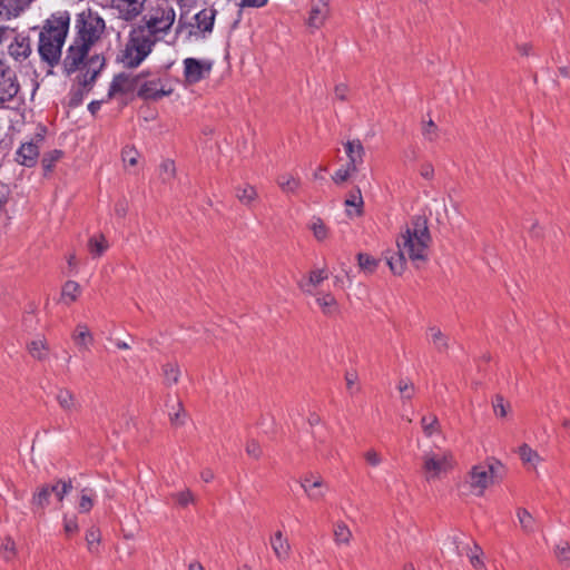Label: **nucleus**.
<instances>
[{"label":"nucleus","mask_w":570,"mask_h":570,"mask_svg":"<svg viewBox=\"0 0 570 570\" xmlns=\"http://www.w3.org/2000/svg\"><path fill=\"white\" fill-rule=\"evenodd\" d=\"M116 18L131 26L119 60L127 68L138 67L155 45L168 36L177 14L169 0H107Z\"/></svg>","instance_id":"f257e3e1"},{"label":"nucleus","mask_w":570,"mask_h":570,"mask_svg":"<svg viewBox=\"0 0 570 570\" xmlns=\"http://www.w3.org/2000/svg\"><path fill=\"white\" fill-rule=\"evenodd\" d=\"M431 235L425 218L417 216L405 225L396 238L397 252H386L384 257L394 275H402L406 269V259L420 267L428 261Z\"/></svg>","instance_id":"f03ea898"},{"label":"nucleus","mask_w":570,"mask_h":570,"mask_svg":"<svg viewBox=\"0 0 570 570\" xmlns=\"http://www.w3.org/2000/svg\"><path fill=\"white\" fill-rule=\"evenodd\" d=\"M70 14L67 11L52 13L42 26L39 35V55L49 66H56L69 30Z\"/></svg>","instance_id":"7ed1b4c3"},{"label":"nucleus","mask_w":570,"mask_h":570,"mask_svg":"<svg viewBox=\"0 0 570 570\" xmlns=\"http://www.w3.org/2000/svg\"><path fill=\"white\" fill-rule=\"evenodd\" d=\"M216 16L217 10L213 6L204 8L194 14L190 20H186L184 16L180 14L176 32L184 33L189 39H205L213 32Z\"/></svg>","instance_id":"20e7f679"},{"label":"nucleus","mask_w":570,"mask_h":570,"mask_svg":"<svg viewBox=\"0 0 570 570\" xmlns=\"http://www.w3.org/2000/svg\"><path fill=\"white\" fill-rule=\"evenodd\" d=\"M500 465L501 462L494 459L474 464L466 473L462 485L468 488L471 494L482 497L487 489L494 484L495 466Z\"/></svg>","instance_id":"39448f33"},{"label":"nucleus","mask_w":570,"mask_h":570,"mask_svg":"<svg viewBox=\"0 0 570 570\" xmlns=\"http://www.w3.org/2000/svg\"><path fill=\"white\" fill-rule=\"evenodd\" d=\"M76 29L75 39L92 48L104 37L106 22L98 12L88 9L77 16Z\"/></svg>","instance_id":"423d86ee"},{"label":"nucleus","mask_w":570,"mask_h":570,"mask_svg":"<svg viewBox=\"0 0 570 570\" xmlns=\"http://www.w3.org/2000/svg\"><path fill=\"white\" fill-rule=\"evenodd\" d=\"M175 91L174 81L167 76L140 72L138 80V97L142 100L158 101L169 97Z\"/></svg>","instance_id":"0eeeda50"},{"label":"nucleus","mask_w":570,"mask_h":570,"mask_svg":"<svg viewBox=\"0 0 570 570\" xmlns=\"http://www.w3.org/2000/svg\"><path fill=\"white\" fill-rule=\"evenodd\" d=\"M20 83L17 72L7 59L0 57V108H11L19 105Z\"/></svg>","instance_id":"6e6552de"},{"label":"nucleus","mask_w":570,"mask_h":570,"mask_svg":"<svg viewBox=\"0 0 570 570\" xmlns=\"http://www.w3.org/2000/svg\"><path fill=\"white\" fill-rule=\"evenodd\" d=\"M453 453L449 450L428 451L422 456V469L428 481L438 480L454 468Z\"/></svg>","instance_id":"1a4fd4ad"},{"label":"nucleus","mask_w":570,"mask_h":570,"mask_svg":"<svg viewBox=\"0 0 570 570\" xmlns=\"http://www.w3.org/2000/svg\"><path fill=\"white\" fill-rule=\"evenodd\" d=\"M299 485L306 498L315 503L322 502L328 492V485L325 480L315 473L303 475L299 480Z\"/></svg>","instance_id":"9d476101"},{"label":"nucleus","mask_w":570,"mask_h":570,"mask_svg":"<svg viewBox=\"0 0 570 570\" xmlns=\"http://www.w3.org/2000/svg\"><path fill=\"white\" fill-rule=\"evenodd\" d=\"M42 141L43 136L37 134L30 141L22 142L16 151L14 160L21 166L33 167L38 163Z\"/></svg>","instance_id":"9b49d317"},{"label":"nucleus","mask_w":570,"mask_h":570,"mask_svg":"<svg viewBox=\"0 0 570 570\" xmlns=\"http://www.w3.org/2000/svg\"><path fill=\"white\" fill-rule=\"evenodd\" d=\"M184 65V81L186 85H195L205 79L213 69V61L186 58Z\"/></svg>","instance_id":"f8f14e48"},{"label":"nucleus","mask_w":570,"mask_h":570,"mask_svg":"<svg viewBox=\"0 0 570 570\" xmlns=\"http://www.w3.org/2000/svg\"><path fill=\"white\" fill-rule=\"evenodd\" d=\"M91 47L75 39L72 45L68 48L67 55L63 59L65 71L70 75L83 68V66L87 65L85 59Z\"/></svg>","instance_id":"ddd939ff"},{"label":"nucleus","mask_w":570,"mask_h":570,"mask_svg":"<svg viewBox=\"0 0 570 570\" xmlns=\"http://www.w3.org/2000/svg\"><path fill=\"white\" fill-rule=\"evenodd\" d=\"M138 80L139 73L130 75L122 72L115 76L108 90V98L111 99L118 96H125L132 91L138 94Z\"/></svg>","instance_id":"4468645a"},{"label":"nucleus","mask_w":570,"mask_h":570,"mask_svg":"<svg viewBox=\"0 0 570 570\" xmlns=\"http://www.w3.org/2000/svg\"><path fill=\"white\" fill-rule=\"evenodd\" d=\"M7 51L9 57L18 65L26 62L31 56V41L28 36L18 33L8 45Z\"/></svg>","instance_id":"2eb2a0df"},{"label":"nucleus","mask_w":570,"mask_h":570,"mask_svg":"<svg viewBox=\"0 0 570 570\" xmlns=\"http://www.w3.org/2000/svg\"><path fill=\"white\" fill-rule=\"evenodd\" d=\"M330 13L327 0H313L307 18V26L313 29H320L326 21Z\"/></svg>","instance_id":"dca6fc26"},{"label":"nucleus","mask_w":570,"mask_h":570,"mask_svg":"<svg viewBox=\"0 0 570 570\" xmlns=\"http://www.w3.org/2000/svg\"><path fill=\"white\" fill-rule=\"evenodd\" d=\"M271 548L279 562H286L292 553V547L282 531H276L269 539Z\"/></svg>","instance_id":"f3484780"},{"label":"nucleus","mask_w":570,"mask_h":570,"mask_svg":"<svg viewBox=\"0 0 570 570\" xmlns=\"http://www.w3.org/2000/svg\"><path fill=\"white\" fill-rule=\"evenodd\" d=\"M345 153L348 158L346 165L352 169L358 170L364 163L365 149L360 139L348 140L344 144Z\"/></svg>","instance_id":"a211bd4d"},{"label":"nucleus","mask_w":570,"mask_h":570,"mask_svg":"<svg viewBox=\"0 0 570 570\" xmlns=\"http://www.w3.org/2000/svg\"><path fill=\"white\" fill-rule=\"evenodd\" d=\"M71 338L80 351H89L95 343L94 334L85 323H78L76 325Z\"/></svg>","instance_id":"6ab92c4d"},{"label":"nucleus","mask_w":570,"mask_h":570,"mask_svg":"<svg viewBox=\"0 0 570 570\" xmlns=\"http://www.w3.org/2000/svg\"><path fill=\"white\" fill-rule=\"evenodd\" d=\"M316 304L325 316L332 317L340 313V304L335 296L328 292H318L313 294Z\"/></svg>","instance_id":"aec40b11"},{"label":"nucleus","mask_w":570,"mask_h":570,"mask_svg":"<svg viewBox=\"0 0 570 570\" xmlns=\"http://www.w3.org/2000/svg\"><path fill=\"white\" fill-rule=\"evenodd\" d=\"M328 273L324 268H317L309 272V274L298 282V287L306 294H314L313 288L317 287L321 283L327 279Z\"/></svg>","instance_id":"412c9836"},{"label":"nucleus","mask_w":570,"mask_h":570,"mask_svg":"<svg viewBox=\"0 0 570 570\" xmlns=\"http://www.w3.org/2000/svg\"><path fill=\"white\" fill-rule=\"evenodd\" d=\"M426 337L438 353H446L450 347L449 336L438 326H429Z\"/></svg>","instance_id":"4be33fe9"},{"label":"nucleus","mask_w":570,"mask_h":570,"mask_svg":"<svg viewBox=\"0 0 570 570\" xmlns=\"http://www.w3.org/2000/svg\"><path fill=\"white\" fill-rule=\"evenodd\" d=\"M276 184L284 194L295 195L302 186V180L297 175L284 173L278 175Z\"/></svg>","instance_id":"5701e85b"},{"label":"nucleus","mask_w":570,"mask_h":570,"mask_svg":"<svg viewBox=\"0 0 570 570\" xmlns=\"http://www.w3.org/2000/svg\"><path fill=\"white\" fill-rule=\"evenodd\" d=\"M59 406L67 413L76 412L80 409V402L68 389H59L56 394Z\"/></svg>","instance_id":"b1692460"},{"label":"nucleus","mask_w":570,"mask_h":570,"mask_svg":"<svg viewBox=\"0 0 570 570\" xmlns=\"http://www.w3.org/2000/svg\"><path fill=\"white\" fill-rule=\"evenodd\" d=\"M235 197L246 207H252L258 199L257 189L249 184H244L235 188Z\"/></svg>","instance_id":"393cba45"},{"label":"nucleus","mask_w":570,"mask_h":570,"mask_svg":"<svg viewBox=\"0 0 570 570\" xmlns=\"http://www.w3.org/2000/svg\"><path fill=\"white\" fill-rule=\"evenodd\" d=\"M517 452L523 465L528 468L535 469L542 462L540 454L527 443L521 444Z\"/></svg>","instance_id":"a878e982"},{"label":"nucleus","mask_w":570,"mask_h":570,"mask_svg":"<svg viewBox=\"0 0 570 570\" xmlns=\"http://www.w3.org/2000/svg\"><path fill=\"white\" fill-rule=\"evenodd\" d=\"M90 62L89 65H85L83 68L79 69V75L76 77V86L83 87L87 90H91L96 78L99 73V70L91 67Z\"/></svg>","instance_id":"bb28decb"},{"label":"nucleus","mask_w":570,"mask_h":570,"mask_svg":"<svg viewBox=\"0 0 570 570\" xmlns=\"http://www.w3.org/2000/svg\"><path fill=\"white\" fill-rule=\"evenodd\" d=\"M333 539L336 546L347 547L352 542L353 533L345 522L338 521L333 527Z\"/></svg>","instance_id":"cd10ccee"},{"label":"nucleus","mask_w":570,"mask_h":570,"mask_svg":"<svg viewBox=\"0 0 570 570\" xmlns=\"http://www.w3.org/2000/svg\"><path fill=\"white\" fill-rule=\"evenodd\" d=\"M81 293L80 285L75 281H67L61 288V302L70 305L78 299Z\"/></svg>","instance_id":"c85d7f7f"},{"label":"nucleus","mask_w":570,"mask_h":570,"mask_svg":"<svg viewBox=\"0 0 570 570\" xmlns=\"http://www.w3.org/2000/svg\"><path fill=\"white\" fill-rule=\"evenodd\" d=\"M517 518L523 532L531 534L535 531L537 521L525 508L517 509Z\"/></svg>","instance_id":"c756f323"},{"label":"nucleus","mask_w":570,"mask_h":570,"mask_svg":"<svg viewBox=\"0 0 570 570\" xmlns=\"http://www.w3.org/2000/svg\"><path fill=\"white\" fill-rule=\"evenodd\" d=\"M308 228L317 242H324L330 236V228L320 217H312L308 223Z\"/></svg>","instance_id":"7c9ffc66"},{"label":"nucleus","mask_w":570,"mask_h":570,"mask_svg":"<svg viewBox=\"0 0 570 570\" xmlns=\"http://www.w3.org/2000/svg\"><path fill=\"white\" fill-rule=\"evenodd\" d=\"M50 495L51 484H43L35 491L31 503L37 509L43 510L49 504Z\"/></svg>","instance_id":"2f4dec72"},{"label":"nucleus","mask_w":570,"mask_h":570,"mask_svg":"<svg viewBox=\"0 0 570 570\" xmlns=\"http://www.w3.org/2000/svg\"><path fill=\"white\" fill-rule=\"evenodd\" d=\"M363 204H364V202H363L361 190L358 188L352 190L347 195V197L344 202V205L347 207V209H346L347 215L350 217L353 216V213L348 209V207H354L355 215L360 216L362 214Z\"/></svg>","instance_id":"473e14b6"},{"label":"nucleus","mask_w":570,"mask_h":570,"mask_svg":"<svg viewBox=\"0 0 570 570\" xmlns=\"http://www.w3.org/2000/svg\"><path fill=\"white\" fill-rule=\"evenodd\" d=\"M421 426L424 435L431 438L441 432V425L435 414L424 415L421 419Z\"/></svg>","instance_id":"72a5a7b5"},{"label":"nucleus","mask_w":570,"mask_h":570,"mask_svg":"<svg viewBox=\"0 0 570 570\" xmlns=\"http://www.w3.org/2000/svg\"><path fill=\"white\" fill-rule=\"evenodd\" d=\"M96 493L90 488H83L80 491V499L78 504V511L80 513H88L95 504Z\"/></svg>","instance_id":"f704fd0d"},{"label":"nucleus","mask_w":570,"mask_h":570,"mask_svg":"<svg viewBox=\"0 0 570 570\" xmlns=\"http://www.w3.org/2000/svg\"><path fill=\"white\" fill-rule=\"evenodd\" d=\"M109 247L104 235L92 236L88 242V248L94 257L101 256Z\"/></svg>","instance_id":"c9c22d12"},{"label":"nucleus","mask_w":570,"mask_h":570,"mask_svg":"<svg viewBox=\"0 0 570 570\" xmlns=\"http://www.w3.org/2000/svg\"><path fill=\"white\" fill-rule=\"evenodd\" d=\"M357 264L365 274H373L379 266V261L368 254L360 253L357 255Z\"/></svg>","instance_id":"e433bc0d"},{"label":"nucleus","mask_w":570,"mask_h":570,"mask_svg":"<svg viewBox=\"0 0 570 570\" xmlns=\"http://www.w3.org/2000/svg\"><path fill=\"white\" fill-rule=\"evenodd\" d=\"M29 353L37 360L46 358L48 354V345L45 338L32 341L28 346Z\"/></svg>","instance_id":"4c0bfd02"},{"label":"nucleus","mask_w":570,"mask_h":570,"mask_svg":"<svg viewBox=\"0 0 570 570\" xmlns=\"http://www.w3.org/2000/svg\"><path fill=\"white\" fill-rule=\"evenodd\" d=\"M164 380L167 385L177 384L180 377V370L176 363H167L163 366Z\"/></svg>","instance_id":"58836bf2"},{"label":"nucleus","mask_w":570,"mask_h":570,"mask_svg":"<svg viewBox=\"0 0 570 570\" xmlns=\"http://www.w3.org/2000/svg\"><path fill=\"white\" fill-rule=\"evenodd\" d=\"M0 550L4 560L10 561L17 556L16 542L11 537L0 540Z\"/></svg>","instance_id":"ea45409f"},{"label":"nucleus","mask_w":570,"mask_h":570,"mask_svg":"<svg viewBox=\"0 0 570 570\" xmlns=\"http://www.w3.org/2000/svg\"><path fill=\"white\" fill-rule=\"evenodd\" d=\"M71 489V481L59 480L56 482V484H51V494H55L56 499L59 502H62V500L70 492Z\"/></svg>","instance_id":"a19ab883"},{"label":"nucleus","mask_w":570,"mask_h":570,"mask_svg":"<svg viewBox=\"0 0 570 570\" xmlns=\"http://www.w3.org/2000/svg\"><path fill=\"white\" fill-rule=\"evenodd\" d=\"M171 499L177 505L183 508L195 502V495L189 489L173 493Z\"/></svg>","instance_id":"79ce46f5"},{"label":"nucleus","mask_w":570,"mask_h":570,"mask_svg":"<svg viewBox=\"0 0 570 570\" xmlns=\"http://www.w3.org/2000/svg\"><path fill=\"white\" fill-rule=\"evenodd\" d=\"M160 177L163 181H169L176 176V166L174 160L165 159L159 166Z\"/></svg>","instance_id":"37998d69"},{"label":"nucleus","mask_w":570,"mask_h":570,"mask_svg":"<svg viewBox=\"0 0 570 570\" xmlns=\"http://www.w3.org/2000/svg\"><path fill=\"white\" fill-rule=\"evenodd\" d=\"M63 153L61 150L55 149L43 155L42 157V167L46 171H51L55 167L56 163L59 161L62 157Z\"/></svg>","instance_id":"c03bdc74"},{"label":"nucleus","mask_w":570,"mask_h":570,"mask_svg":"<svg viewBox=\"0 0 570 570\" xmlns=\"http://www.w3.org/2000/svg\"><path fill=\"white\" fill-rule=\"evenodd\" d=\"M89 91L90 90H87L83 87L73 85V87L71 88L70 94H69V106L70 107L79 106L82 102L85 95H87Z\"/></svg>","instance_id":"a18cd8bd"},{"label":"nucleus","mask_w":570,"mask_h":570,"mask_svg":"<svg viewBox=\"0 0 570 570\" xmlns=\"http://www.w3.org/2000/svg\"><path fill=\"white\" fill-rule=\"evenodd\" d=\"M494 414L499 417H505L510 411V404L501 395H497L492 402Z\"/></svg>","instance_id":"49530a36"},{"label":"nucleus","mask_w":570,"mask_h":570,"mask_svg":"<svg viewBox=\"0 0 570 570\" xmlns=\"http://www.w3.org/2000/svg\"><path fill=\"white\" fill-rule=\"evenodd\" d=\"M86 542L88 546V550L90 552H96L98 550V544L100 542V532L96 528H91L86 533Z\"/></svg>","instance_id":"de8ad7c7"},{"label":"nucleus","mask_w":570,"mask_h":570,"mask_svg":"<svg viewBox=\"0 0 570 570\" xmlns=\"http://www.w3.org/2000/svg\"><path fill=\"white\" fill-rule=\"evenodd\" d=\"M358 170L356 169H352L351 166L346 165L340 169H337L334 175L332 176V179L336 183V184H342L344 181H346L352 175H354L355 173H357Z\"/></svg>","instance_id":"09e8293b"},{"label":"nucleus","mask_w":570,"mask_h":570,"mask_svg":"<svg viewBox=\"0 0 570 570\" xmlns=\"http://www.w3.org/2000/svg\"><path fill=\"white\" fill-rule=\"evenodd\" d=\"M139 154L135 148L126 147L122 150V160L127 166L134 167L138 163Z\"/></svg>","instance_id":"8fccbe9b"},{"label":"nucleus","mask_w":570,"mask_h":570,"mask_svg":"<svg viewBox=\"0 0 570 570\" xmlns=\"http://www.w3.org/2000/svg\"><path fill=\"white\" fill-rule=\"evenodd\" d=\"M397 390L402 394V397L405 400H410L414 393V385L409 380H401L397 384Z\"/></svg>","instance_id":"3c124183"},{"label":"nucleus","mask_w":570,"mask_h":570,"mask_svg":"<svg viewBox=\"0 0 570 570\" xmlns=\"http://www.w3.org/2000/svg\"><path fill=\"white\" fill-rule=\"evenodd\" d=\"M245 451L250 458L255 460H258L263 454L261 444L255 440H249L246 443Z\"/></svg>","instance_id":"603ef678"},{"label":"nucleus","mask_w":570,"mask_h":570,"mask_svg":"<svg viewBox=\"0 0 570 570\" xmlns=\"http://www.w3.org/2000/svg\"><path fill=\"white\" fill-rule=\"evenodd\" d=\"M556 557L561 562L570 561V544L562 542L556 547Z\"/></svg>","instance_id":"864d4df0"},{"label":"nucleus","mask_w":570,"mask_h":570,"mask_svg":"<svg viewBox=\"0 0 570 570\" xmlns=\"http://www.w3.org/2000/svg\"><path fill=\"white\" fill-rule=\"evenodd\" d=\"M422 134L429 141H434L438 138V127L433 120H429L424 124Z\"/></svg>","instance_id":"5fc2aeb1"},{"label":"nucleus","mask_w":570,"mask_h":570,"mask_svg":"<svg viewBox=\"0 0 570 570\" xmlns=\"http://www.w3.org/2000/svg\"><path fill=\"white\" fill-rule=\"evenodd\" d=\"M364 459L371 466H379L382 463L381 454L373 449L364 453Z\"/></svg>","instance_id":"6e6d98bb"},{"label":"nucleus","mask_w":570,"mask_h":570,"mask_svg":"<svg viewBox=\"0 0 570 570\" xmlns=\"http://www.w3.org/2000/svg\"><path fill=\"white\" fill-rule=\"evenodd\" d=\"M79 525L76 517L72 518H63V530L65 532L70 535L78 531Z\"/></svg>","instance_id":"4d7b16f0"},{"label":"nucleus","mask_w":570,"mask_h":570,"mask_svg":"<svg viewBox=\"0 0 570 570\" xmlns=\"http://www.w3.org/2000/svg\"><path fill=\"white\" fill-rule=\"evenodd\" d=\"M345 382L346 387L351 393L360 390L357 386V374L355 372H347L345 374Z\"/></svg>","instance_id":"13d9d810"},{"label":"nucleus","mask_w":570,"mask_h":570,"mask_svg":"<svg viewBox=\"0 0 570 570\" xmlns=\"http://www.w3.org/2000/svg\"><path fill=\"white\" fill-rule=\"evenodd\" d=\"M268 0H240V8H261L267 3Z\"/></svg>","instance_id":"bf43d9fd"},{"label":"nucleus","mask_w":570,"mask_h":570,"mask_svg":"<svg viewBox=\"0 0 570 570\" xmlns=\"http://www.w3.org/2000/svg\"><path fill=\"white\" fill-rule=\"evenodd\" d=\"M420 175L425 179H432L434 176V168L431 164H423L420 168Z\"/></svg>","instance_id":"052dcab7"},{"label":"nucleus","mask_w":570,"mask_h":570,"mask_svg":"<svg viewBox=\"0 0 570 570\" xmlns=\"http://www.w3.org/2000/svg\"><path fill=\"white\" fill-rule=\"evenodd\" d=\"M334 94L337 99L345 100L347 98L348 88L346 85L340 83L335 87Z\"/></svg>","instance_id":"680f3d73"},{"label":"nucleus","mask_w":570,"mask_h":570,"mask_svg":"<svg viewBox=\"0 0 570 570\" xmlns=\"http://www.w3.org/2000/svg\"><path fill=\"white\" fill-rule=\"evenodd\" d=\"M181 414H184V410L181 404H178V411L176 413L170 414V421L174 424H183Z\"/></svg>","instance_id":"e2e57ef3"},{"label":"nucleus","mask_w":570,"mask_h":570,"mask_svg":"<svg viewBox=\"0 0 570 570\" xmlns=\"http://www.w3.org/2000/svg\"><path fill=\"white\" fill-rule=\"evenodd\" d=\"M214 472L210 469H205L200 473V479L206 483L212 482L214 480Z\"/></svg>","instance_id":"0e129e2a"},{"label":"nucleus","mask_w":570,"mask_h":570,"mask_svg":"<svg viewBox=\"0 0 570 570\" xmlns=\"http://www.w3.org/2000/svg\"><path fill=\"white\" fill-rule=\"evenodd\" d=\"M115 213L117 216L119 217H125L126 213H127V205L126 203H119L116 205L115 207Z\"/></svg>","instance_id":"69168bd1"},{"label":"nucleus","mask_w":570,"mask_h":570,"mask_svg":"<svg viewBox=\"0 0 570 570\" xmlns=\"http://www.w3.org/2000/svg\"><path fill=\"white\" fill-rule=\"evenodd\" d=\"M327 171V167L325 166H320L315 173L313 174V177L314 179L316 180H323L324 179V174Z\"/></svg>","instance_id":"338daca9"},{"label":"nucleus","mask_w":570,"mask_h":570,"mask_svg":"<svg viewBox=\"0 0 570 570\" xmlns=\"http://www.w3.org/2000/svg\"><path fill=\"white\" fill-rule=\"evenodd\" d=\"M531 45L529 43H522V45H518L517 49L518 51L522 55V56H528L531 51Z\"/></svg>","instance_id":"774afa93"}]
</instances>
